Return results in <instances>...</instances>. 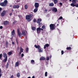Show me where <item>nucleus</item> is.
Returning <instances> with one entry per match:
<instances>
[{
    "mask_svg": "<svg viewBox=\"0 0 78 78\" xmlns=\"http://www.w3.org/2000/svg\"><path fill=\"white\" fill-rule=\"evenodd\" d=\"M33 16V14H30L29 15H27L26 16V19L28 20V22H30L31 21V18Z\"/></svg>",
    "mask_w": 78,
    "mask_h": 78,
    "instance_id": "1",
    "label": "nucleus"
},
{
    "mask_svg": "<svg viewBox=\"0 0 78 78\" xmlns=\"http://www.w3.org/2000/svg\"><path fill=\"white\" fill-rule=\"evenodd\" d=\"M7 4H8V1L5 0L3 2L0 3V5L3 7H5L7 6Z\"/></svg>",
    "mask_w": 78,
    "mask_h": 78,
    "instance_id": "2",
    "label": "nucleus"
},
{
    "mask_svg": "<svg viewBox=\"0 0 78 78\" xmlns=\"http://www.w3.org/2000/svg\"><path fill=\"white\" fill-rule=\"evenodd\" d=\"M55 24H50L49 25V27H50V30H55Z\"/></svg>",
    "mask_w": 78,
    "mask_h": 78,
    "instance_id": "3",
    "label": "nucleus"
},
{
    "mask_svg": "<svg viewBox=\"0 0 78 78\" xmlns=\"http://www.w3.org/2000/svg\"><path fill=\"white\" fill-rule=\"evenodd\" d=\"M42 19H38L37 21V23L38 24V25H42Z\"/></svg>",
    "mask_w": 78,
    "mask_h": 78,
    "instance_id": "4",
    "label": "nucleus"
},
{
    "mask_svg": "<svg viewBox=\"0 0 78 78\" xmlns=\"http://www.w3.org/2000/svg\"><path fill=\"white\" fill-rule=\"evenodd\" d=\"M5 14H6V11L4 10L1 13V17H4V16H5Z\"/></svg>",
    "mask_w": 78,
    "mask_h": 78,
    "instance_id": "5",
    "label": "nucleus"
},
{
    "mask_svg": "<svg viewBox=\"0 0 78 78\" xmlns=\"http://www.w3.org/2000/svg\"><path fill=\"white\" fill-rule=\"evenodd\" d=\"M17 33L19 37H21V36H22V34L21 32H20V31H19V29H17Z\"/></svg>",
    "mask_w": 78,
    "mask_h": 78,
    "instance_id": "6",
    "label": "nucleus"
},
{
    "mask_svg": "<svg viewBox=\"0 0 78 78\" xmlns=\"http://www.w3.org/2000/svg\"><path fill=\"white\" fill-rule=\"evenodd\" d=\"M34 6L35 8H38L39 6V3L36 2L34 4Z\"/></svg>",
    "mask_w": 78,
    "mask_h": 78,
    "instance_id": "7",
    "label": "nucleus"
},
{
    "mask_svg": "<svg viewBox=\"0 0 78 78\" xmlns=\"http://www.w3.org/2000/svg\"><path fill=\"white\" fill-rule=\"evenodd\" d=\"M37 34H39L41 32V28L40 27H39L37 29Z\"/></svg>",
    "mask_w": 78,
    "mask_h": 78,
    "instance_id": "8",
    "label": "nucleus"
},
{
    "mask_svg": "<svg viewBox=\"0 0 78 78\" xmlns=\"http://www.w3.org/2000/svg\"><path fill=\"white\" fill-rule=\"evenodd\" d=\"M3 24L4 25H9V23L8 21H5L3 22Z\"/></svg>",
    "mask_w": 78,
    "mask_h": 78,
    "instance_id": "9",
    "label": "nucleus"
},
{
    "mask_svg": "<svg viewBox=\"0 0 78 78\" xmlns=\"http://www.w3.org/2000/svg\"><path fill=\"white\" fill-rule=\"evenodd\" d=\"M19 7H20V6L19 5H14L13 6V8H14V9H17L18 8H19Z\"/></svg>",
    "mask_w": 78,
    "mask_h": 78,
    "instance_id": "10",
    "label": "nucleus"
},
{
    "mask_svg": "<svg viewBox=\"0 0 78 78\" xmlns=\"http://www.w3.org/2000/svg\"><path fill=\"white\" fill-rule=\"evenodd\" d=\"M52 11H55V12H56L57 11H58V9L54 7L52 9Z\"/></svg>",
    "mask_w": 78,
    "mask_h": 78,
    "instance_id": "11",
    "label": "nucleus"
},
{
    "mask_svg": "<svg viewBox=\"0 0 78 78\" xmlns=\"http://www.w3.org/2000/svg\"><path fill=\"white\" fill-rule=\"evenodd\" d=\"M38 51L40 53H42L43 52V49L41 48V47L40 48L38 49Z\"/></svg>",
    "mask_w": 78,
    "mask_h": 78,
    "instance_id": "12",
    "label": "nucleus"
},
{
    "mask_svg": "<svg viewBox=\"0 0 78 78\" xmlns=\"http://www.w3.org/2000/svg\"><path fill=\"white\" fill-rule=\"evenodd\" d=\"M70 5L71 6H73V7H75V6H76H76H77V4H74L73 3H72Z\"/></svg>",
    "mask_w": 78,
    "mask_h": 78,
    "instance_id": "13",
    "label": "nucleus"
},
{
    "mask_svg": "<svg viewBox=\"0 0 78 78\" xmlns=\"http://www.w3.org/2000/svg\"><path fill=\"white\" fill-rule=\"evenodd\" d=\"M34 46L36 48H37L38 50L39 49V48H41V46L39 45H34Z\"/></svg>",
    "mask_w": 78,
    "mask_h": 78,
    "instance_id": "14",
    "label": "nucleus"
},
{
    "mask_svg": "<svg viewBox=\"0 0 78 78\" xmlns=\"http://www.w3.org/2000/svg\"><path fill=\"white\" fill-rule=\"evenodd\" d=\"M3 56L4 57V58H8V56H7V55L6 54V53H5V52H4L3 53Z\"/></svg>",
    "mask_w": 78,
    "mask_h": 78,
    "instance_id": "15",
    "label": "nucleus"
},
{
    "mask_svg": "<svg viewBox=\"0 0 78 78\" xmlns=\"http://www.w3.org/2000/svg\"><path fill=\"white\" fill-rule=\"evenodd\" d=\"M19 66V62H16L15 65V67H17V66Z\"/></svg>",
    "mask_w": 78,
    "mask_h": 78,
    "instance_id": "16",
    "label": "nucleus"
},
{
    "mask_svg": "<svg viewBox=\"0 0 78 78\" xmlns=\"http://www.w3.org/2000/svg\"><path fill=\"white\" fill-rule=\"evenodd\" d=\"M7 60H8V58H7V57H6V58H5V59L3 60V62H6L7 61Z\"/></svg>",
    "mask_w": 78,
    "mask_h": 78,
    "instance_id": "17",
    "label": "nucleus"
},
{
    "mask_svg": "<svg viewBox=\"0 0 78 78\" xmlns=\"http://www.w3.org/2000/svg\"><path fill=\"white\" fill-rule=\"evenodd\" d=\"M49 6H54V4L53 3H49Z\"/></svg>",
    "mask_w": 78,
    "mask_h": 78,
    "instance_id": "18",
    "label": "nucleus"
},
{
    "mask_svg": "<svg viewBox=\"0 0 78 78\" xmlns=\"http://www.w3.org/2000/svg\"><path fill=\"white\" fill-rule=\"evenodd\" d=\"M45 58L44 57H41L40 58V60H41V61L45 60Z\"/></svg>",
    "mask_w": 78,
    "mask_h": 78,
    "instance_id": "19",
    "label": "nucleus"
},
{
    "mask_svg": "<svg viewBox=\"0 0 78 78\" xmlns=\"http://www.w3.org/2000/svg\"><path fill=\"white\" fill-rule=\"evenodd\" d=\"M14 30H13L11 32V34L12 35V36H14V34H15V32Z\"/></svg>",
    "mask_w": 78,
    "mask_h": 78,
    "instance_id": "20",
    "label": "nucleus"
},
{
    "mask_svg": "<svg viewBox=\"0 0 78 78\" xmlns=\"http://www.w3.org/2000/svg\"><path fill=\"white\" fill-rule=\"evenodd\" d=\"M31 63L32 64H35V62H34V60H31Z\"/></svg>",
    "mask_w": 78,
    "mask_h": 78,
    "instance_id": "21",
    "label": "nucleus"
},
{
    "mask_svg": "<svg viewBox=\"0 0 78 78\" xmlns=\"http://www.w3.org/2000/svg\"><path fill=\"white\" fill-rule=\"evenodd\" d=\"M38 10V8H35V9L34 10V12H36Z\"/></svg>",
    "mask_w": 78,
    "mask_h": 78,
    "instance_id": "22",
    "label": "nucleus"
},
{
    "mask_svg": "<svg viewBox=\"0 0 78 78\" xmlns=\"http://www.w3.org/2000/svg\"><path fill=\"white\" fill-rule=\"evenodd\" d=\"M22 34L24 36H25V32L24 31H22Z\"/></svg>",
    "mask_w": 78,
    "mask_h": 78,
    "instance_id": "23",
    "label": "nucleus"
},
{
    "mask_svg": "<svg viewBox=\"0 0 78 78\" xmlns=\"http://www.w3.org/2000/svg\"><path fill=\"white\" fill-rule=\"evenodd\" d=\"M53 1L54 4H57V2H58V0H52Z\"/></svg>",
    "mask_w": 78,
    "mask_h": 78,
    "instance_id": "24",
    "label": "nucleus"
},
{
    "mask_svg": "<svg viewBox=\"0 0 78 78\" xmlns=\"http://www.w3.org/2000/svg\"><path fill=\"white\" fill-rule=\"evenodd\" d=\"M32 30L33 31H36V28L34 27H32Z\"/></svg>",
    "mask_w": 78,
    "mask_h": 78,
    "instance_id": "25",
    "label": "nucleus"
},
{
    "mask_svg": "<svg viewBox=\"0 0 78 78\" xmlns=\"http://www.w3.org/2000/svg\"><path fill=\"white\" fill-rule=\"evenodd\" d=\"M66 49L67 50H72V48H71V47H67V48H66Z\"/></svg>",
    "mask_w": 78,
    "mask_h": 78,
    "instance_id": "26",
    "label": "nucleus"
},
{
    "mask_svg": "<svg viewBox=\"0 0 78 78\" xmlns=\"http://www.w3.org/2000/svg\"><path fill=\"white\" fill-rule=\"evenodd\" d=\"M26 53H28V51L29 50V49L28 48H26Z\"/></svg>",
    "mask_w": 78,
    "mask_h": 78,
    "instance_id": "27",
    "label": "nucleus"
},
{
    "mask_svg": "<svg viewBox=\"0 0 78 78\" xmlns=\"http://www.w3.org/2000/svg\"><path fill=\"white\" fill-rule=\"evenodd\" d=\"M17 76L18 78H20V74L19 73H17Z\"/></svg>",
    "mask_w": 78,
    "mask_h": 78,
    "instance_id": "28",
    "label": "nucleus"
},
{
    "mask_svg": "<svg viewBox=\"0 0 78 78\" xmlns=\"http://www.w3.org/2000/svg\"><path fill=\"white\" fill-rule=\"evenodd\" d=\"M76 0H72V2L73 3H74V4H75L76 3Z\"/></svg>",
    "mask_w": 78,
    "mask_h": 78,
    "instance_id": "29",
    "label": "nucleus"
},
{
    "mask_svg": "<svg viewBox=\"0 0 78 78\" xmlns=\"http://www.w3.org/2000/svg\"><path fill=\"white\" fill-rule=\"evenodd\" d=\"M20 51L21 52V53H23V49L22 47H20Z\"/></svg>",
    "mask_w": 78,
    "mask_h": 78,
    "instance_id": "30",
    "label": "nucleus"
},
{
    "mask_svg": "<svg viewBox=\"0 0 78 78\" xmlns=\"http://www.w3.org/2000/svg\"><path fill=\"white\" fill-rule=\"evenodd\" d=\"M24 8L25 9H28V5H25L24 6Z\"/></svg>",
    "mask_w": 78,
    "mask_h": 78,
    "instance_id": "31",
    "label": "nucleus"
},
{
    "mask_svg": "<svg viewBox=\"0 0 78 78\" xmlns=\"http://www.w3.org/2000/svg\"><path fill=\"white\" fill-rule=\"evenodd\" d=\"M9 66V63L8 62L7 63V64L6 66V68H8V67Z\"/></svg>",
    "mask_w": 78,
    "mask_h": 78,
    "instance_id": "32",
    "label": "nucleus"
},
{
    "mask_svg": "<svg viewBox=\"0 0 78 78\" xmlns=\"http://www.w3.org/2000/svg\"><path fill=\"white\" fill-rule=\"evenodd\" d=\"M12 53L11 51H10L8 52V54L10 56V55H12Z\"/></svg>",
    "mask_w": 78,
    "mask_h": 78,
    "instance_id": "33",
    "label": "nucleus"
},
{
    "mask_svg": "<svg viewBox=\"0 0 78 78\" xmlns=\"http://www.w3.org/2000/svg\"><path fill=\"white\" fill-rule=\"evenodd\" d=\"M6 47H8V45H9V44H8V42L6 41Z\"/></svg>",
    "mask_w": 78,
    "mask_h": 78,
    "instance_id": "34",
    "label": "nucleus"
},
{
    "mask_svg": "<svg viewBox=\"0 0 78 78\" xmlns=\"http://www.w3.org/2000/svg\"><path fill=\"white\" fill-rule=\"evenodd\" d=\"M48 73L47 72H45V76H47L48 75Z\"/></svg>",
    "mask_w": 78,
    "mask_h": 78,
    "instance_id": "35",
    "label": "nucleus"
},
{
    "mask_svg": "<svg viewBox=\"0 0 78 78\" xmlns=\"http://www.w3.org/2000/svg\"><path fill=\"white\" fill-rule=\"evenodd\" d=\"M45 45L46 47H48L49 46V44H45Z\"/></svg>",
    "mask_w": 78,
    "mask_h": 78,
    "instance_id": "36",
    "label": "nucleus"
},
{
    "mask_svg": "<svg viewBox=\"0 0 78 78\" xmlns=\"http://www.w3.org/2000/svg\"><path fill=\"white\" fill-rule=\"evenodd\" d=\"M33 21L34 22V23H36V19H34L33 20Z\"/></svg>",
    "mask_w": 78,
    "mask_h": 78,
    "instance_id": "37",
    "label": "nucleus"
},
{
    "mask_svg": "<svg viewBox=\"0 0 78 78\" xmlns=\"http://www.w3.org/2000/svg\"><path fill=\"white\" fill-rule=\"evenodd\" d=\"M42 28H43V29H44V28H45V26L44 25H43L42 27Z\"/></svg>",
    "mask_w": 78,
    "mask_h": 78,
    "instance_id": "38",
    "label": "nucleus"
},
{
    "mask_svg": "<svg viewBox=\"0 0 78 78\" xmlns=\"http://www.w3.org/2000/svg\"><path fill=\"white\" fill-rule=\"evenodd\" d=\"M58 20H61V19H62V16H60L59 18H58Z\"/></svg>",
    "mask_w": 78,
    "mask_h": 78,
    "instance_id": "39",
    "label": "nucleus"
},
{
    "mask_svg": "<svg viewBox=\"0 0 78 78\" xmlns=\"http://www.w3.org/2000/svg\"><path fill=\"white\" fill-rule=\"evenodd\" d=\"M49 59V57H47L46 58L47 61H48Z\"/></svg>",
    "mask_w": 78,
    "mask_h": 78,
    "instance_id": "40",
    "label": "nucleus"
},
{
    "mask_svg": "<svg viewBox=\"0 0 78 78\" xmlns=\"http://www.w3.org/2000/svg\"><path fill=\"white\" fill-rule=\"evenodd\" d=\"M64 54V51L62 50L61 51V55H63Z\"/></svg>",
    "mask_w": 78,
    "mask_h": 78,
    "instance_id": "41",
    "label": "nucleus"
},
{
    "mask_svg": "<svg viewBox=\"0 0 78 78\" xmlns=\"http://www.w3.org/2000/svg\"><path fill=\"white\" fill-rule=\"evenodd\" d=\"M2 58V54H0V59H1Z\"/></svg>",
    "mask_w": 78,
    "mask_h": 78,
    "instance_id": "42",
    "label": "nucleus"
},
{
    "mask_svg": "<svg viewBox=\"0 0 78 78\" xmlns=\"http://www.w3.org/2000/svg\"><path fill=\"white\" fill-rule=\"evenodd\" d=\"M59 4L60 5V6H62V2H60Z\"/></svg>",
    "mask_w": 78,
    "mask_h": 78,
    "instance_id": "43",
    "label": "nucleus"
},
{
    "mask_svg": "<svg viewBox=\"0 0 78 78\" xmlns=\"http://www.w3.org/2000/svg\"><path fill=\"white\" fill-rule=\"evenodd\" d=\"M12 45H14L15 44V43L14 42H12Z\"/></svg>",
    "mask_w": 78,
    "mask_h": 78,
    "instance_id": "44",
    "label": "nucleus"
},
{
    "mask_svg": "<svg viewBox=\"0 0 78 78\" xmlns=\"http://www.w3.org/2000/svg\"><path fill=\"white\" fill-rule=\"evenodd\" d=\"M3 28V26H0V29H2Z\"/></svg>",
    "mask_w": 78,
    "mask_h": 78,
    "instance_id": "45",
    "label": "nucleus"
},
{
    "mask_svg": "<svg viewBox=\"0 0 78 78\" xmlns=\"http://www.w3.org/2000/svg\"><path fill=\"white\" fill-rule=\"evenodd\" d=\"M24 56V54H21V57H23Z\"/></svg>",
    "mask_w": 78,
    "mask_h": 78,
    "instance_id": "46",
    "label": "nucleus"
},
{
    "mask_svg": "<svg viewBox=\"0 0 78 78\" xmlns=\"http://www.w3.org/2000/svg\"><path fill=\"white\" fill-rule=\"evenodd\" d=\"M20 1V0H16V2H19Z\"/></svg>",
    "mask_w": 78,
    "mask_h": 78,
    "instance_id": "47",
    "label": "nucleus"
},
{
    "mask_svg": "<svg viewBox=\"0 0 78 78\" xmlns=\"http://www.w3.org/2000/svg\"><path fill=\"white\" fill-rule=\"evenodd\" d=\"M2 10V8H0V12H1Z\"/></svg>",
    "mask_w": 78,
    "mask_h": 78,
    "instance_id": "48",
    "label": "nucleus"
},
{
    "mask_svg": "<svg viewBox=\"0 0 78 78\" xmlns=\"http://www.w3.org/2000/svg\"><path fill=\"white\" fill-rule=\"evenodd\" d=\"M14 78V76L13 75H12L10 78Z\"/></svg>",
    "mask_w": 78,
    "mask_h": 78,
    "instance_id": "49",
    "label": "nucleus"
},
{
    "mask_svg": "<svg viewBox=\"0 0 78 78\" xmlns=\"http://www.w3.org/2000/svg\"><path fill=\"white\" fill-rule=\"evenodd\" d=\"M46 47H47L45 46V45L44 46V49H45V48H46Z\"/></svg>",
    "mask_w": 78,
    "mask_h": 78,
    "instance_id": "50",
    "label": "nucleus"
},
{
    "mask_svg": "<svg viewBox=\"0 0 78 78\" xmlns=\"http://www.w3.org/2000/svg\"><path fill=\"white\" fill-rule=\"evenodd\" d=\"M17 50H19V47H17Z\"/></svg>",
    "mask_w": 78,
    "mask_h": 78,
    "instance_id": "51",
    "label": "nucleus"
},
{
    "mask_svg": "<svg viewBox=\"0 0 78 78\" xmlns=\"http://www.w3.org/2000/svg\"><path fill=\"white\" fill-rule=\"evenodd\" d=\"M2 75V73H0V77H1Z\"/></svg>",
    "mask_w": 78,
    "mask_h": 78,
    "instance_id": "52",
    "label": "nucleus"
},
{
    "mask_svg": "<svg viewBox=\"0 0 78 78\" xmlns=\"http://www.w3.org/2000/svg\"><path fill=\"white\" fill-rule=\"evenodd\" d=\"M12 13H10L9 14V15L10 16H12Z\"/></svg>",
    "mask_w": 78,
    "mask_h": 78,
    "instance_id": "53",
    "label": "nucleus"
},
{
    "mask_svg": "<svg viewBox=\"0 0 78 78\" xmlns=\"http://www.w3.org/2000/svg\"><path fill=\"white\" fill-rule=\"evenodd\" d=\"M46 64H48V61H47L46 62Z\"/></svg>",
    "mask_w": 78,
    "mask_h": 78,
    "instance_id": "54",
    "label": "nucleus"
},
{
    "mask_svg": "<svg viewBox=\"0 0 78 78\" xmlns=\"http://www.w3.org/2000/svg\"><path fill=\"white\" fill-rule=\"evenodd\" d=\"M16 41L17 44H18V41H17V39H16Z\"/></svg>",
    "mask_w": 78,
    "mask_h": 78,
    "instance_id": "55",
    "label": "nucleus"
},
{
    "mask_svg": "<svg viewBox=\"0 0 78 78\" xmlns=\"http://www.w3.org/2000/svg\"><path fill=\"white\" fill-rule=\"evenodd\" d=\"M45 12H47V9H45L44 10Z\"/></svg>",
    "mask_w": 78,
    "mask_h": 78,
    "instance_id": "56",
    "label": "nucleus"
},
{
    "mask_svg": "<svg viewBox=\"0 0 78 78\" xmlns=\"http://www.w3.org/2000/svg\"><path fill=\"white\" fill-rule=\"evenodd\" d=\"M41 31H43V30H44V29H43L42 28H41Z\"/></svg>",
    "mask_w": 78,
    "mask_h": 78,
    "instance_id": "57",
    "label": "nucleus"
},
{
    "mask_svg": "<svg viewBox=\"0 0 78 78\" xmlns=\"http://www.w3.org/2000/svg\"><path fill=\"white\" fill-rule=\"evenodd\" d=\"M0 73H2V71L1 69H0Z\"/></svg>",
    "mask_w": 78,
    "mask_h": 78,
    "instance_id": "58",
    "label": "nucleus"
},
{
    "mask_svg": "<svg viewBox=\"0 0 78 78\" xmlns=\"http://www.w3.org/2000/svg\"><path fill=\"white\" fill-rule=\"evenodd\" d=\"M77 4L76 7L78 8V4Z\"/></svg>",
    "mask_w": 78,
    "mask_h": 78,
    "instance_id": "59",
    "label": "nucleus"
},
{
    "mask_svg": "<svg viewBox=\"0 0 78 78\" xmlns=\"http://www.w3.org/2000/svg\"><path fill=\"white\" fill-rule=\"evenodd\" d=\"M51 56H50V57H49V58L51 59Z\"/></svg>",
    "mask_w": 78,
    "mask_h": 78,
    "instance_id": "60",
    "label": "nucleus"
},
{
    "mask_svg": "<svg viewBox=\"0 0 78 78\" xmlns=\"http://www.w3.org/2000/svg\"><path fill=\"white\" fill-rule=\"evenodd\" d=\"M32 78H35V76H33Z\"/></svg>",
    "mask_w": 78,
    "mask_h": 78,
    "instance_id": "61",
    "label": "nucleus"
},
{
    "mask_svg": "<svg viewBox=\"0 0 78 78\" xmlns=\"http://www.w3.org/2000/svg\"><path fill=\"white\" fill-rule=\"evenodd\" d=\"M21 53H22V52H21V51L19 52L20 55H21Z\"/></svg>",
    "mask_w": 78,
    "mask_h": 78,
    "instance_id": "62",
    "label": "nucleus"
},
{
    "mask_svg": "<svg viewBox=\"0 0 78 78\" xmlns=\"http://www.w3.org/2000/svg\"><path fill=\"white\" fill-rule=\"evenodd\" d=\"M27 78H31L30 76H29V77H27Z\"/></svg>",
    "mask_w": 78,
    "mask_h": 78,
    "instance_id": "63",
    "label": "nucleus"
},
{
    "mask_svg": "<svg viewBox=\"0 0 78 78\" xmlns=\"http://www.w3.org/2000/svg\"><path fill=\"white\" fill-rule=\"evenodd\" d=\"M57 26H59V24H58L57 25Z\"/></svg>",
    "mask_w": 78,
    "mask_h": 78,
    "instance_id": "64",
    "label": "nucleus"
}]
</instances>
